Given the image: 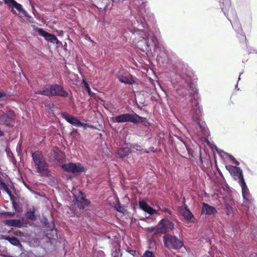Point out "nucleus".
<instances>
[{"instance_id":"f257e3e1","label":"nucleus","mask_w":257,"mask_h":257,"mask_svg":"<svg viewBox=\"0 0 257 257\" xmlns=\"http://www.w3.org/2000/svg\"><path fill=\"white\" fill-rule=\"evenodd\" d=\"M138 28L134 27V29L127 28L125 30L124 37H130V40L137 45L139 49L147 53L151 51V47H154V52L157 54V59L162 63L172 65L175 73V77L172 79L173 87L178 96L184 97L190 92V102L191 109L190 116L191 120L198 127L195 133L200 138L207 137L209 133L205 121L202 119L203 115V109L199 105L200 96L197 88V81L191 78L190 72H187L188 65L179 59L176 54L171 51L164 46L158 42L157 38L150 31L147 30H142L146 28L148 29V24L146 19L144 18L140 21V23L137 20Z\"/></svg>"},{"instance_id":"f03ea898","label":"nucleus","mask_w":257,"mask_h":257,"mask_svg":"<svg viewBox=\"0 0 257 257\" xmlns=\"http://www.w3.org/2000/svg\"><path fill=\"white\" fill-rule=\"evenodd\" d=\"M219 3L222 11L231 23L234 30L236 32L237 36L240 41L246 40L245 35L243 32L241 24L238 22L235 12L231 9L229 14L226 13V10L230 8L231 4L230 1L229 0H224V2H223L222 3L220 2Z\"/></svg>"},{"instance_id":"7ed1b4c3","label":"nucleus","mask_w":257,"mask_h":257,"mask_svg":"<svg viewBox=\"0 0 257 257\" xmlns=\"http://www.w3.org/2000/svg\"><path fill=\"white\" fill-rule=\"evenodd\" d=\"M34 93L37 94L51 96H60L67 97L68 96V93L65 90L63 86L59 84H46L41 90L34 89Z\"/></svg>"},{"instance_id":"20e7f679","label":"nucleus","mask_w":257,"mask_h":257,"mask_svg":"<svg viewBox=\"0 0 257 257\" xmlns=\"http://www.w3.org/2000/svg\"><path fill=\"white\" fill-rule=\"evenodd\" d=\"M138 118L145 119L137 114L133 115L131 113H123L115 117H111V120L113 122L117 123H124V122H132L135 124L139 123V120Z\"/></svg>"},{"instance_id":"39448f33","label":"nucleus","mask_w":257,"mask_h":257,"mask_svg":"<svg viewBox=\"0 0 257 257\" xmlns=\"http://www.w3.org/2000/svg\"><path fill=\"white\" fill-rule=\"evenodd\" d=\"M174 224L168 219H162L155 229V234L165 233L174 228Z\"/></svg>"},{"instance_id":"423d86ee","label":"nucleus","mask_w":257,"mask_h":257,"mask_svg":"<svg viewBox=\"0 0 257 257\" xmlns=\"http://www.w3.org/2000/svg\"><path fill=\"white\" fill-rule=\"evenodd\" d=\"M15 114L14 111L7 110L0 112V125L10 126L14 122Z\"/></svg>"},{"instance_id":"0eeeda50","label":"nucleus","mask_w":257,"mask_h":257,"mask_svg":"<svg viewBox=\"0 0 257 257\" xmlns=\"http://www.w3.org/2000/svg\"><path fill=\"white\" fill-rule=\"evenodd\" d=\"M164 241L165 245L169 248L179 249L183 245L182 241L170 234L164 236Z\"/></svg>"},{"instance_id":"6e6552de","label":"nucleus","mask_w":257,"mask_h":257,"mask_svg":"<svg viewBox=\"0 0 257 257\" xmlns=\"http://www.w3.org/2000/svg\"><path fill=\"white\" fill-rule=\"evenodd\" d=\"M62 116L68 123L76 127H82L83 128L86 129L87 127L92 128V125H90L85 123L82 122L78 120L76 117L72 116L66 112L62 113Z\"/></svg>"},{"instance_id":"1a4fd4ad","label":"nucleus","mask_w":257,"mask_h":257,"mask_svg":"<svg viewBox=\"0 0 257 257\" xmlns=\"http://www.w3.org/2000/svg\"><path fill=\"white\" fill-rule=\"evenodd\" d=\"M211 148L215 150L214 152V161L217 159L222 160V161H236L234 157L231 155L219 149L215 145L212 144Z\"/></svg>"},{"instance_id":"9d476101","label":"nucleus","mask_w":257,"mask_h":257,"mask_svg":"<svg viewBox=\"0 0 257 257\" xmlns=\"http://www.w3.org/2000/svg\"><path fill=\"white\" fill-rule=\"evenodd\" d=\"M61 167L65 171L72 173H80L85 170L80 163H68L62 165Z\"/></svg>"},{"instance_id":"9b49d317","label":"nucleus","mask_w":257,"mask_h":257,"mask_svg":"<svg viewBox=\"0 0 257 257\" xmlns=\"http://www.w3.org/2000/svg\"><path fill=\"white\" fill-rule=\"evenodd\" d=\"M117 78L122 83L132 85L136 83L134 77L124 70L119 71Z\"/></svg>"},{"instance_id":"f8f14e48","label":"nucleus","mask_w":257,"mask_h":257,"mask_svg":"<svg viewBox=\"0 0 257 257\" xmlns=\"http://www.w3.org/2000/svg\"><path fill=\"white\" fill-rule=\"evenodd\" d=\"M4 3L8 5L10 9H11V12L15 14V12L13 10L16 9L20 13H21L26 17L29 16L28 13L23 9L22 5L18 3L15 0H3Z\"/></svg>"},{"instance_id":"ddd939ff","label":"nucleus","mask_w":257,"mask_h":257,"mask_svg":"<svg viewBox=\"0 0 257 257\" xmlns=\"http://www.w3.org/2000/svg\"><path fill=\"white\" fill-rule=\"evenodd\" d=\"M74 203L80 208H84L87 205L88 201L85 199V196L83 193L79 192L77 194H74Z\"/></svg>"},{"instance_id":"4468645a","label":"nucleus","mask_w":257,"mask_h":257,"mask_svg":"<svg viewBox=\"0 0 257 257\" xmlns=\"http://www.w3.org/2000/svg\"><path fill=\"white\" fill-rule=\"evenodd\" d=\"M226 168L235 178L239 180L243 179L242 171L239 168L231 165H226Z\"/></svg>"},{"instance_id":"2eb2a0df","label":"nucleus","mask_w":257,"mask_h":257,"mask_svg":"<svg viewBox=\"0 0 257 257\" xmlns=\"http://www.w3.org/2000/svg\"><path fill=\"white\" fill-rule=\"evenodd\" d=\"M36 32H37L39 35L45 38L48 42L53 43L54 40H56L55 38L56 37L54 35L47 32L42 28L37 27L36 29Z\"/></svg>"},{"instance_id":"dca6fc26","label":"nucleus","mask_w":257,"mask_h":257,"mask_svg":"<svg viewBox=\"0 0 257 257\" xmlns=\"http://www.w3.org/2000/svg\"><path fill=\"white\" fill-rule=\"evenodd\" d=\"M34 165L38 172L45 175L48 173V166L45 162H34Z\"/></svg>"},{"instance_id":"f3484780","label":"nucleus","mask_w":257,"mask_h":257,"mask_svg":"<svg viewBox=\"0 0 257 257\" xmlns=\"http://www.w3.org/2000/svg\"><path fill=\"white\" fill-rule=\"evenodd\" d=\"M202 212L206 215H213L216 213V210L214 207L204 203L202 204Z\"/></svg>"},{"instance_id":"a211bd4d","label":"nucleus","mask_w":257,"mask_h":257,"mask_svg":"<svg viewBox=\"0 0 257 257\" xmlns=\"http://www.w3.org/2000/svg\"><path fill=\"white\" fill-rule=\"evenodd\" d=\"M140 207L144 211L148 212L149 214L152 215L155 212V210L152 207L149 206L145 202L140 201L139 202Z\"/></svg>"},{"instance_id":"6ab92c4d","label":"nucleus","mask_w":257,"mask_h":257,"mask_svg":"<svg viewBox=\"0 0 257 257\" xmlns=\"http://www.w3.org/2000/svg\"><path fill=\"white\" fill-rule=\"evenodd\" d=\"M130 153L131 149L128 147L121 148L117 150V156L120 158H123L127 156Z\"/></svg>"},{"instance_id":"aec40b11","label":"nucleus","mask_w":257,"mask_h":257,"mask_svg":"<svg viewBox=\"0 0 257 257\" xmlns=\"http://www.w3.org/2000/svg\"><path fill=\"white\" fill-rule=\"evenodd\" d=\"M238 182L242 188L243 197L245 199H247L249 196V191L247 188L245 183L244 182V179H241L239 180Z\"/></svg>"},{"instance_id":"412c9836","label":"nucleus","mask_w":257,"mask_h":257,"mask_svg":"<svg viewBox=\"0 0 257 257\" xmlns=\"http://www.w3.org/2000/svg\"><path fill=\"white\" fill-rule=\"evenodd\" d=\"M186 149L188 152V154L189 156L191 157V158H194L195 159H196V156H198L199 157L200 161H202V158L201 157V154H200V150L198 151L196 150V151L192 150L191 148H189L187 146L185 145Z\"/></svg>"},{"instance_id":"4be33fe9","label":"nucleus","mask_w":257,"mask_h":257,"mask_svg":"<svg viewBox=\"0 0 257 257\" xmlns=\"http://www.w3.org/2000/svg\"><path fill=\"white\" fill-rule=\"evenodd\" d=\"M6 224L9 226H16L20 227L22 225V221L20 219H10L5 221Z\"/></svg>"},{"instance_id":"5701e85b","label":"nucleus","mask_w":257,"mask_h":257,"mask_svg":"<svg viewBox=\"0 0 257 257\" xmlns=\"http://www.w3.org/2000/svg\"><path fill=\"white\" fill-rule=\"evenodd\" d=\"M33 161H42L43 159V155L41 152L36 151L32 154Z\"/></svg>"},{"instance_id":"b1692460","label":"nucleus","mask_w":257,"mask_h":257,"mask_svg":"<svg viewBox=\"0 0 257 257\" xmlns=\"http://www.w3.org/2000/svg\"><path fill=\"white\" fill-rule=\"evenodd\" d=\"M182 214L185 219L187 220H191L193 217L192 214L187 208H185V209L183 210Z\"/></svg>"},{"instance_id":"393cba45","label":"nucleus","mask_w":257,"mask_h":257,"mask_svg":"<svg viewBox=\"0 0 257 257\" xmlns=\"http://www.w3.org/2000/svg\"><path fill=\"white\" fill-rule=\"evenodd\" d=\"M35 209L34 208L30 209V210L26 213L27 217L32 220L35 219L36 216L35 215Z\"/></svg>"},{"instance_id":"a878e982","label":"nucleus","mask_w":257,"mask_h":257,"mask_svg":"<svg viewBox=\"0 0 257 257\" xmlns=\"http://www.w3.org/2000/svg\"><path fill=\"white\" fill-rule=\"evenodd\" d=\"M6 239L15 245H18L20 244V240L15 237H7L6 238Z\"/></svg>"},{"instance_id":"bb28decb","label":"nucleus","mask_w":257,"mask_h":257,"mask_svg":"<svg viewBox=\"0 0 257 257\" xmlns=\"http://www.w3.org/2000/svg\"><path fill=\"white\" fill-rule=\"evenodd\" d=\"M0 189L6 191L10 196L11 195V192L5 183L0 182Z\"/></svg>"},{"instance_id":"cd10ccee","label":"nucleus","mask_w":257,"mask_h":257,"mask_svg":"<svg viewBox=\"0 0 257 257\" xmlns=\"http://www.w3.org/2000/svg\"><path fill=\"white\" fill-rule=\"evenodd\" d=\"M82 82L83 84H84L85 90L88 92L89 95H91V92L90 90V88L87 82L84 79H83Z\"/></svg>"},{"instance_id":"c85d7f7f","label":"nucleus","mask_w":257,"mask_h":257,"mask_svg":"<svg viewBox=\"0 0 257 257\" xmlns=\"http://www.w3.org/2000/svg\"><path fill=\"white\" fill-rule=\"evenodd\" d=\"M226 213L227 215H230L232 214L233 209L229 205L226 204L225 205Z\"/></svg>"},{"instance_id":"c756f323","label":"nucleus","mask_w":257,"mask_h":257,"mask_svg":"<svg viewBox=\"0 0 257 257\" xmlns=\"http://www.w3.org/2000/svg\"><path fill=\"white\" fill-rule=\"evenodd\" d=\"M142 257H154L153 253L150 251H146Z\"/></svg>"},{"instance_id":"7c9ffc66","label":"nucleus","mask_w":257,"mask_h":257,"mask_svg":"<svg viewBox=\"0 0 257 257\" xmlns=\"http://www.w3.org/2000/svg\"><path fill=\"white\" fill-rule=\"evenodd\" d=\"M156 151V149H155L154 148H150L148 150L145 149L144 152L146 153H149L150 152L154 153Z\"/></svg>"},{"instance_id":"2f4dec72","label":"nucleus","mask_w":257,"mask_h":257,"mask_svg":"<svg viewBox=\"0 0 257 257\" xmlns=\"http://www.w3.org/2000/svg\"><path fill=\"white\" fill-rule=\"evenodd\" d=\"M55 40H54V43H53L54 44V43H55V44H57V45H62V44L61 42V41H60L57 39V37H56V38H55Z\"/></svg>"},{"instance_id":"473e14b6","label":"nucleus","mask_w":257,"mask_h":257,"mask_svg":"<svg viewBox=\"0 0 257 257\" xmlns=\"http://www.w3.org/2000/svg\"><path fill=\"white\" fill-rule=\"evenodd\" d=\"M6 93L4 91H0V98L6 96Z\"/></svg>"},{"instance_id":"72a5a7b5","label":"nucleus","mask_w":257,"mask_h":257,"mask_svg":"<svg viewBox=\"0 0 257 257\" xmlns=\"http://www.w3.org/2000/svg\"><path fill=\"white\" fill-rule=\"evenodd\" d=\"M124 0H112L113 2L119 3L120 2H122Z\"/></svg>"},{"instance_id":"f704fd0d","label":"nucleus","mask_w":257,"mask_h":257,"mask_svg":"<svg viewBox=\"0 0 257 257\" xmlns=\"http://www.w3.org/2000/svg\"><path fill=\"white\" fill-rule=\"evenodd\" d=\"M4 132L0 129V137L4 136Z\"/></svg>"},{"instance_id":"c9c22d12","label":"nucleus","mask_w":257,"mask_h":257,"mask_svg":"<svg viewBox=\"0 0 257 257\" xmlns=\"http://www.w3.org/2000/svg\"><path fill=\"white\" fill-rule=\"evenodd\" d=\"M237 87H238V85H237V84H236V85H235V89L239 90V88H237Z\"/></svg>"},{"instance_id":"e433bc0d","label":"nucleus","mask_w":257,"mask_h":257,"mask_svg":"<svg viewBox=\"0 0 257 257\" xmlns=\"http://www.w3.org/2000/svg\"><path fill=\"white\" fill-rule=\"evenodd\" d=\"M241 74H242V73H240L239 76V77H238V81H239V80H240V75H241Z\"/></svg>"},{"instance_id":"4c0bfd02","label":"nucleus","mask_w":257,"mask_h":257,"mask_svg":"<svg viewBox=\"0 0 257 257\" xmlns=\"http://www.w3.org/2000/svg\"><path fill=\"white\" fill-rule=\"evenodd\" d=\"M117 210L118 211H120V212L121 211L120 208H117Z\"/></svg>"},{"instance_id":"58836bf2","label":"nucleus","mask_w":257,"mask_h":257,"mask_svg":"<svg viewBox=\"0 0 257 257\" xmlns=\"http://www.w3.org/2000/svg\"><path fill=\"white\" fill-rule=\"evenodd\" d=\"M53 161H59V160L57 159H55Z\"/></svg>"},{"instance_id":"ea45409f","label":"nucleus","mask_w":257,"mask_h":257,"mask_svg":"<svg viewBox=\"0 0 257 257\" xmlns=\"http://www.w3.org/2000/svg\"><path fill=\"white\" fill-rule=\"evenodd\" d=\"M114 257H119V255L117 254L116 256H114Z\"/></svg>"},{"instance_id":"a19ab883","label":"nucleus","mask_w":257,"mask_h":257,"mask_svg":"<svg viewBox=\"0 0 257 257\" xmlns=\"http://www.w3.org/2000/svg\"><path fill=\"white\" fill-rule=\"evenodd\" d=\"M189 160H190V161H192V160H191V158H189Z\"/></svg>"}]
</instances>
